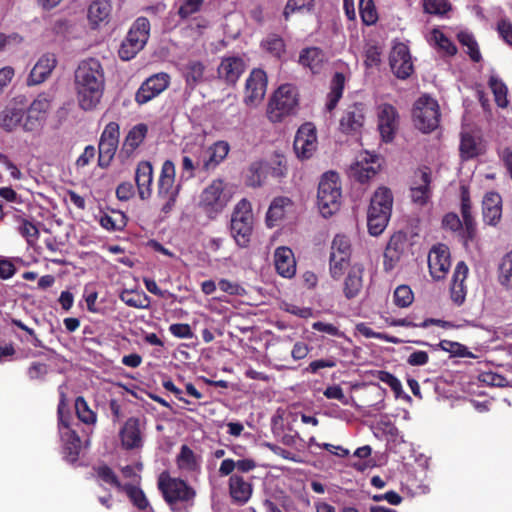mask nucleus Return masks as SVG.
<instances>
[{
    "mask_svg": "<svg viewBox=\"0 0 512 512\" xmlns=\"http://www.w3.org/2000/svg\"><path fill=\"white\" fill-rule=\"evenodd\" d=\"M75 90L79 107L84 111L95 109L105 89V74L98 59L82 60L74 74Z\"/></svg>",
    "mask_w": 512,
    "mask_h": 512,
    "instance_id": "1",
    "label": "nucleus"
},
{
    "mask_svg": "<svg viewBox=\"0 0 512 512\" xmlns=\"http://www.w3.org/2000/svg\"><path fill=\"white\" fill-rule=\"evenodd\" d=\"M157 487L172 512H188L195 504L196 490L187 481L172 477L167 471L159 475Z\"/></svg>",
    "mask_w": 512,
    "mask_h": 512,
    "instance_id": "2",
    "label": "nucleus"
},
{
    "mask_svg": "<svg viewBox=\"0 0 512 512\" xmlns=\"http://www.w3.org/2000/svg\"><path fill=\"white\" fill-rule=\"evenodd\" d=\"M342 189L339 175L329 171L320 179L317 191V205L323 217L328 218L340 210Z\"/></svg>",
    "mask_w": 512,
    "mask_h": 512,
    "instance_id": "3",
    "label": "nucleus"
},
{
    "mask_svg": "<svg viewBox=\"0 0 512 512\" xmlns=\"http://www.w3.org/2000/svg\"><path fill=\"white\" fill-rule=\"evenodd\" d=\"M298 102L297 88L291 84L281 85L269 100L267 117L273 123L281 122L296 112Z\"/></svg>",
    "mask_w": 512,
    "mask_h": 512,
    "instance_id": "4",
    "label": "nucleus"
},
{
    "mask_svg": "<svg viewBox=\"0 0 512 512\" xmlns=\"http://www.w3.org/2000/svg\"><path fill=\"white\" fill-rule=\"evenodd\" d=\"M254 217L248 200H240L234 208L231 217V234L236 244L241 248L249 246L253 233Z\"/></svg>",
    "mask_w": 512,
    "mask_h": 512,
    "instance_id": "5",
    "label": "nucleus"
},
{
    "mask_svg": "<svg viewBox=\"0 0 512 512\" xmlns=\"http://www.w3.org/2000/svg\"><path fill=\"white\" fill-rule=\"evenodd\" d=\"M412 115L415 127L423 133H430L439 126L440 107L429 95H423L416 100Z\"/></svg>",
    "mask_w": 512,
    "mask_h": 512,
    "instance_id": "6",
    "label": "nucleus"
},
{
    "mask_svg": "<svg viewBox=\"0 0 512 512\" xmlns=\"http://www.w3.org/2000/svg\"><path fill=\"white\" fill-rule=\"evenodd\" d=\"M51 102L50 95L44 92L38 94L30 104L25 97L24 132H35L44 126L51 109Z\"/></svg>",
    "mask_w": 512,
    "mask_h": 512,
    "instance_id": "7",
    "label": "nucleus"
},
{
    "mask_svg": "<svg viewBox=\"0 0 512 512\" xmlns=\"http://www.w3.org/2000/svg\"><path fill=\"white\" fill-rule=\"evenodd\" d=\"M223 192V181L217 179L213 180L200 195L198 206L210 219H214L227 204V199Z\"/></svg>",
    "mask_w": 512,
    "mask_h": 512,
    "instance_id": "8",
    "label": "nucleus"
},
{
    "mask_svg": "<svg viewBox=\"0 0 512 512\" xmlns=\"http://www.w3.org/2000/svg\"><path fill=\"white\" fill-rule=\"evenodd\" d=\"M366 121V105L354 102L346 106L339 120V130L346 135L358 136Z\"/></svg>",
    "mask_w": 512,
    "mask_h": 512,
    "instance_id": "9",
    "label": "nucleus"
},
{
    "mask_svg": "<svg viewBox=\"0 0 512 512\" xmlns=\"http://www.w3.org/2000/svg\"><path fill=\"white\" fill-rule=\"evenodd\" d=\"M293 149L300 160H307L313 156L317 150V135L316 128L312 123H304L298 128Z\"/></svg>",
    "mask_w": 512,
    "mask_h": 512,
    "instance_id": "10",
    "label": "nucleus"
},
{
    "mask_svg": "<svg viewBox=\"0 0 512 512\" xmlns=\"http://www.w3.org/2000/svg\"><path fill=\"white\" fill-rule=\"evenodd\" d=\"M170 84L168 73L160 72L147 78L138 88L135 94V101L139 105H144L159 96Z\"/></svg>",
    "mask_w": 512,
    "mask_h": 512,
    "instance_id": "11",
    "label": "nucleus"
},
{
    "mask_svg": "<svg viewBox=\"0 0 512 512\" xmlns=\"http://www.w3.org/2000/svg\"><path fill=\"white\" fill-rule=\"evenodd\" d=\"M266 89V72L260 68H254L245 83L244 103L250 107L258 106L265 97Z\"/></svg>",
    "mask_w": 512,
    "mask_h": 512,
    "instance_id": "12",
    "label": "nucleus"
},
{
    "mask_svg": "<svg viewBox=\"0 0 512 512\" xmlns=\"http://www.w3.org/2000/svg\"><path fill=\"white\" fill-rule=\"evenodd\" d=\"M25 96L14 97L0 112V128L6 132H13L18 127L23 129L25 116Z\"/></svg>",
    "mask_w": 512,
    "mask_h": 512,
    "instance_id": "13",
    "label": "nucleus"
},
{
    "mask_svg": "<svg viewBox=\"0 0 512 512\" xmlns=\"http://www.w3.org/2000/svg\"><path fill=\"white\" fill-rule=\"evenodd\" d=\"M389 63L393 74L405 80L414 72V66L409 48L404 43H397L389 56Z\"/></svg>",
    "mask_w": 512,
    "mask_h": 512,
    "instance_id": "14",
    "label": "nucleus"
},
{
    "mask_svg": "<svg viewBox=\"0 0 512 512\" xmlns=\"http://www.w3.org/2000/svg\"><path fill=\"white\" fill-rule=\"evenodd\" d=\"M399 125V115L397 109L384 103L378 107V130L384 142H391Z\"/></svg>",
    "mask_w": 512,
    "mask_h": 512,
    "instance_id": "15",
    "label": "nucleus"
},
{
    "mask_svg": "<svg viewBox=\"0 0 512 512\" xmlns=\"http://www.w3.org/2000/svg\"><path fill=\"white\" fill-rule=\"evenodd\" d=\"M407 234L403 231L395 232L389 239L384 251L383 266L385 271L393 270L401 260L407 248Z\"/></svg>",
    "mask_w": 512,
    "mask_h": 512,
    "instance_id": "16",
    "label": "nucleus"
},
{
    "mask_svg": "<svg viewBox=\"0 0 512 512\" xmlns=\"http://www.w3.org/2000/svg\"><path fill=\"white\" fill-rule=\"evenodd\" d=\"M246 63L240 56L223 57L218 68V78L229 86H234L246 70Z\"/></svg>",
    "mask_w": 512,
    "mask_h": 512,
    "instance_id": "17",
    "label": "nucleus"
},
{
    "mask_svg": "<svg viewBox=\"0 0 512 512\" xmlns=\"http://www.w3.org/2000/svg\"><path fill=\"white\" fill-rule=\"evenodd\" d=\"M228 492L233 504L243 506L248 503L252 497L253 484L242 475L235 473L229 477Z\"/></svg>",
    "mask_w": 512,
    "mask_h": 512,
    "instance_id": "18",
    "label": "nucleus"
},
{
    "mask_svg": "<svg viewBox=\"0 0 512 512\" xmlns=\"http://www.w3.org/2000/svg\"><path fill=\"white\" fill-rule=\"evenodd\" d=\"M428 267L431 276L443 279L450 268V255L445 245L433 246L428 254Z\"/></svg>",
    "mask_w": 512,
    "mask_h": 512,
    "instance_id": "19",
    "label": "nucleus"
},
{
    "mask_svg": "<svg viewBox=\"0 0 512 512\" xmlns=\"http://www.w3.org/2000/svg\"><path fill=\"white\" fill-rule=\"evenodd\" d=\"M57 65V58L54 53L43 54L32 68L27 84L34 86L47 80Z\"/></svg>",
    "mask_w": 512,
    "mask_h": 512,
    "instance_id": "20",
    "label": "nucleus"
},
{
    "mask_svg": "<svg viewBox=\"0 0 512 512\" xmlns=\"http://www.w3.org/2000/svg\"><path fill=\"white\" fill-rule=\"evenodd\" d=\"M364 266L354 263L348 270L343 282V294L347 300L358 297L363 289Z\"/></svg>",
    "mask_w": 512,
    "mask_h": 512,
    "instance_id": "21",
    "label": "nucleus"
},
{
    "mask_svg": "<svg viewBox=\"0 0 512 512\" xmlns=\"http://www.w3.org/2000/svg\"><path fill=\"white\" fill-rule=\"evenodd\" d=\"M176 169L173 161L165 160L157 182V196L179 194L180 185H175Z\"/></svg>",
    "mask_w": 512,
    "mask_h": 512,
    "instance_id": "22",
    "label": "nucleus"
},
{
    "mask_svg": "<svg viewBox=\"0 0 512 512\" xmlns=\"http://www.w3.org/2000/svg\"><path fill=\"white\" fill-rule=\"evenodd\" d=\"M121 444L126 450H133L142 446L140 420L130 417L126 420L119 432Z\"/></svg>",
    "mask_w": 512,
    "mask_h": 512,
    "instance_id": "23",
    "label": "nucleus"
},
{
    "mask_svg": "<svg viewBox=\"0 0 512 512\" xmlns=\"http://www.w3.org/2000/svg\"><path fill=\"white\" fill-rule=\"evenodd\" d=\"M379 167L378 156L366 152L361 155L360 159L352 166V171L358 182L365 183L377 174Z\"/></svg>",
    "mask_w": 512,
    "mask_h": 512,
    "instance_id": "24",
    "label": "nucleus"
},
{
    "mask_svg": "<svg viewBox=\"0 0 512 512\" xmlns=\"http://www.w3.org/2000/svg\"><path fill=\"white\" fill-rule=\"evenodd\" d=\"M274 265L277 273L284 278H292L296 273V260L291 248L278 247L274 253Z\"/></svg>",
    "mask_w": 512,
    "mask_h": 512,
    "instance_id": "25",
    "label": "nucleus"
},
{
    "mask_svg": "<svg viewBox=\"0 0 512 512\" xmlns=\"http://www.w3.org/2000/svg\"><path fill=\"white\" fill-rule=\"evenodd\" d=\"M135 182L140 199H149L152 195L153 166L149 161L138 163L135 172Z\"/></svg>",
    "mask_w": 512,
    "mask_h": 512,
    "instance_id": "26",
    "label": "nucleus"
},
{
    "mask_svg": "<svg viewBox=\"0 0 512 512\" xmlns=\"http://www.w3.org/2000/svg\"><path fill=\"white\" fill-rule=\"evenodd\" d=\"M483 220L490 226H496L502 215V198L496 192H489L482 202Z\"/></svg>",
    "mask_w": 512,
    "mask_h": 512,
    "instance_id": "27",
    "label": "nucleus"
},
{
    "mask_svg": "<svg viewBox=\"0 0 512 512\" xmlns=\"http://www.w3.org/2000/svg\"><path fill=\"white\" fill-rule=\"evenodd\" d=\"M205 70L206 66L202 61L195 59L188 60L181 69L186 87L194 90L199 84L203 83L205 80Z\"/></svg>",
    "mask_w": 512,
    "mask_h": 512,
    "instance_id": "28",
    "label": "nucleus"
},
{
    "mask_svg": "<svg viewBox=\"0 0 512 512\" xmlns=\"http://www.w3.org/2000/svg\"><path fill=\"white\" fill-rule=\"evenodd\" d=\"M230 146L226 141H217L207 150V158L203 160L201 170L208 172L215 169L228 155Z\"/></svg>",
    "mask_w": 512,
    "mask_h": 512,
    "instance_id": "29",
    "label": "nucleus"
},
{
    "mask_svg": "<svg viewBox=\"0 0 512 512\" xmlns=\"http://www.w3.org/2000/svg\"><path fill=\"white\" fill-rule=\"evenodd\" d=\"M61 439L63 441V453L67 461L73 463L79 458L82 448V441L75 429L61 432Z\"/></svg>",
    "mask_w": 512,
    "mask_h": 512,
    "instance_id": "30",
    "label": "nucleus"
},
{
    "mask_svg": "<svg viewBox=\"0 0 512 512\" xmlns=\"http://www.w3.org/2000/svg\"><path fill=\"white\" fill-rule=\"evenodd\" d=\"M325 54L319 47H307L301 50L299 54V64L309 68L312 73H318L324 64Z\"/></svg>",
    "mask_w": 512,
    "mask_h": 512,
    "instance_id": "31",
    "label": "nucleus"
},
{
    "mask_svg": "<svg viewBox=\"0 0 512 512\" xmlns=\"http://www.w3.org/2000/svg\"><path fill=\"white\" fill-rule=\"evenodd\" d=\"M393 206V194L387 187H379L373 194L370 200L369 207H374L376 211L374 214L391 215Z\"/></svg>",
    "mask_w": 512,
    "mask_h": 512,
    "instance_id": "32",
    "label": "nucleus"
},
{
    "mask_svg": "<svg viewBox=\"0 0 512 512\" xmlns=\"http://www.w3.org/2000/svg\"><path fill=\"white\" fill-rule=\"evenodd\" d=\"M123 491L138 512H155L144 491L137 485L124 484Z\"/></svg>",
    "mask_w": 512,
    "mask_h": 512,
    "instance_id": "33",
    "label": "nucleus"
},
{
    "mask_svg": "<svg viewBox=\"0 0 512 512\" xmlns=\"http://www.w3.org/2000/svg\"><path fill=\"white\" fill-rule=\"evenodd\" d=\"M112 6L108 0H95L88 8V19L93 27L108 21Z\"/></svg>",
    "mask_w": 512,
    "mask_h": 512,
    "instance_id": "34",
    "label": "nucleus"
},
{
    "mask_svg": "<svg viewBox=\"0 0 512 512\" xmlns=\"http://www.w3.org/2000/svg\"><path fill=\"white\" fill-rule=\"evenodd\" d=\"M345 86V76L341 72H336L330 83V92L327 95L326 110L332 112L338 105L343 96Z\"/></svg>",
    "mask_w": 512,
    "mask_h": 512,
    "instance_id": "35",
    "label": "nucleus"
},
{
    "mask_svg": "<svg viewBox=\"0 0 512 512\" xmlns=\"http://www.w3.org/2000/svg\"><path fill=\"white\" fill-rule=\"evenodd\" d=\"M260 47L271 57L281 60L286 53V44L284 39L276 34H268L260 43Z\"/></svg>",
    "mask_w": 512,
    "mask_h": 512,
    "instance_id": "36",
    "label": "nucleus"
},
{
    "mask_svg": "<svg viewBox=\"0 0 512 512\" xmlns=\"http://www.w3.org/2000/svg\"><path fill=\"white\" fill-rule=\"evenodd\" d=\"M293 205L288 197H276L269 206L266 214V223L269 227H273L282 220L286 214L288 207Z\"/></svg>",
    "mask_w": 512,
    "mask_h": 512,
    "instance_id": "37",
    "label": "nucleus"
},
{
    "mask_svg": "<svg viewBox=\"0 0 512 512\" xmlns=\"http://www.w3.org/2000/svg\"><path fill=\"white\" fill-rule=\"evenodd\" d=\"M148 133V126L145 123H139L133 126L127 133L123 150L128 154L134 152L144 141Z\"/></svg>",
    "mask_w": 512,
    "mask_h": 512,
    "instance_id": "38",
    "label": "nucleus"
},
{
    "mask_svg": "<svg viewBox=\"0 0 512 512\" xmlns=\"http://www.w3.org/2000/svg\"><path fill=\"white\" fill-rule=\"evenodd\" d=\"M119 298L127 306L137 309H147L150 306L151 299L143 291L124 289L119 294Z\"/></svg>",
    "mask_w": 512,
    "mask_h": 512,
    "instance_id": "39",
    "label": "nucleus"
},
{
    "mask_svg": "<svg viewBox=\"0 0 512 512\" xmlns=\"http://www.w3.org/2000/svg\"><path fill=\"white\" fill-rule=\"evenodd\" d=\"M59 433L73 429L71 425L72 416L69 410L67 396L62 386L59 387V403L57 407Z\"/></svg>",
    "mask_w": 512,
    "mask_h": 512,
    "instance_id": "40",
    "label": "nucleus"
},
{
    "mask_svg": "<svg viewBox=\"0 0 512 512\" xmlns=\"http://www.w3.org/2000/svg\"><path fill=\"white\" fill-rule=\"evenodd\" d=\"M431 174L428 171L421 172V183L417 187L411 188L412 201L418 205H425L431 194L430 190Z\"/></svg>",
    "mask_w": 512,
    "mask_h": 512,
    "instance_id": "41",
    "label": "nucleus"
},
{
    "mask_svg": "<svg viewBox=\"0 0 512 512\" xmlns=\"http://www.w3.org/2000/svg\"><path fill=\"white\" fill-rule=\"evenodd\" d=\"M351 266V257L335 256V253H330L329 273L333 280H340Z\"/></svg>",
    "mask_w": 512,
    "mask_h": 512,
    "instance_id": "42",
    "label": "nucleus"
},
{
    "mask_svg": "<svg viewBox=\"0 0 512 512\" xmlns=\"http://www.w3.org/2000/svg\"><path fill=\"white\" fill-rule=\"evenodd\" d=\"M143 48L142 39H134L133 33L127 34L118 50V55L122 60L128 61L134 58Z\"/></svg>",
    "mask_w": 512,
    "mask_h": 512,
    "instance_id": "43",
    "label": "nucleus"
},
{
    "mask_svg": "<svg viewBox=\"0 0 512 512\" xmlns=\"http://www.w3.org/2000/svg\"><path fill=\"white\" fill-rule=\"evenodd\" d=\"M376 209L374 207H369L367 213V226L368 231L373 236L380 235L388 225L391 215H377L374 214Z\"/></svg>",
    "mask_w": 512,
    "mask_h": 512,
    "instance_id": "44",
    "label": "nucleus"
},
{
    "mask_svg": "<svg viewBox=\"0 0 512 512\" xmlns=\"http://www.w3.org/2000/svg\"><path fill=\"white\" fill-rule=\"evenodd\" d=\"M488 84L494 94L496 104L501 108H506L508 106V89L505 83L499 77L492 75L489 78Z\"/></svg>",
    "mask_w": 512,
    "mask_h": 512,
    "instance_id": "45",
    "label": "nucleus"
},
{
    "mask_svg": "<svg viewBox=\"0 0 512 512\" xmlns=\"http://www.w3.org/2000/svg\"><path fill=\"white\" fill-rule=\"evenodd\" d=\"M75 412L77 418L87 425H94L97 422L96 413L90 409L87 401L83 396H78L75 399Z\"/></svg>",
    "mask_w": 512,
    "mask_h": 512,
    "instance_id": "46",
    "label": "nucleus"
},
{
    "mask_svg": "<svg viewBox=\"0 0 512 512\" xmlns=\"http://www.w3.org/2000/svg\"><path fill=\"white\" fill-rule=\"evenodd\" d=\"M457 39L461 45L467 47V54L473 62L478 63L482 60L478 43L471 33L461 31L457 34Z\"/></svg>",
    "mask_w": 512,
    "mask_h": 512,
    "instance_id": "47",
    "label": "nucleus"
},
{
    "mask_svg": "<svg viewBox=\"0 0 512 512\" xmlns=\"http://www.w3.org/2000/svg\"><path fill=\"white\" fill-rule=\"evenodd\" d=\"M315 7V0H288L283 11L286 21L294 13L311 12Z\"/></svg>",
    "mask_w": 512,
    "mask_h": 512,
    "instance_id": "48",
    "label": "nucleus"
},
{
    "mask_svg": "<svg viewBox=\"0 0 512 512\" xmlns=\"http://www.w3.org/2000/svg\"><path fill=\"white\" fill-rule=\"evenodd\" d=\"M177 465L180 469L187 471H195L198 468L196 456L189 446H181L180 453L177 456Z\"/></svg>",
    "mask_w": 512,
    "mask_h": 512,
    "instance_id": "49",
    "label": "nucleus"
},
{
    "mask_svg": "<svg viewBox=\"0 0 512 512\" xmlns=\"http://www.w3.org/2000/svg\"><path fill=\"white\" fill-rule=\"evenodd\" d=\"M118 149V144H111L109 142L99 141L98 144V166L101 168H107L111 164L116 151Z\"/></svg>",
    "mask_w": 512,
    "mask_h": 512,
    "instance_id": "50",
    "label": "nucleus"
},
{
    "mask_svg": "<svg viewBox=\"0 0 512 512\" xmlns=\"http://www.w3.org/2000/svg\"><path fill=\"white\" fill-rule=\"evenodd\" d=\"M432 39L437 48L447 56H454L457 53L456 45L439 29L432 30Z\"/></svg>",
    "mask_w": 512,
    "mask_h": 512,
    "instance_id": "51",
    "label": "nucleus"
},
{
    "mask_svg": "<svg viewBox=\"0 0 512 512\" xmlns=\"http://www.w3.org/2000/svg\"><path fill=\"white\" fill-rule=\"evenodd\" d=\"M359 13L363 24L374 25L378 20V13L373 0H359Z\"/></svg>",
    "mask_w": 512,
    "mask_h": 512,
    "instance_id": "52",
    "label": "nucleus"
},
{
    "mask_svg": "<svg viewBox=\"0 0 512 512\" xmlns=\"http://www.w3.org/2000/svg\"><path fill=\"white\" fill-rule=\"evenodd\" d=\"M133 33L134 39H142L143 46L147 43L150 35V22L146 17H138L132 24L128 34Z\"/></svg>",
    "mask_w": 512,
    "mask_h": 512,
    "instance_id": "53",
    "label": "nucleus"
},
{
    "mask_svg": "<svg viewBox=\"0 0 512 512\" xmlns=\"http://www.w3.org/2000/svg\"><path fill=\"white\" fill-rule=\"evenodd\" d=\"M438 346L446 352H449L454 357H467L475 358V355L468 350V348L459 343L450 340H441Z\"/></svg>",
    "mask_w": 512,
    "mask_h": 512,
    "instance_id": "54",
    "label": "nucleus"
},
{
    "mask_svg": "<svg viewBox=\"0 0 512 512\" xmlns=\"http://www.w3.org/2000/svg\"><path fill=\"white\" fill-rule=\"evenodd\" d=\"M459 149L463 159H472L479 155L478 144L475 138L468 133L462 135Z\"/></svg>",
    "mask_w": 512,
    "mask_h": 512,
    "instance_id": "55",
    "label": "nucleus"
},
{
    "mask_svg": "<svg viewBox=\"0 0 512 512\" xmlns=\"http://www.w3.org/2000/svg\"><path fill=\"white\" fill-rule=\"evenodd\" d=\"M499 282L506 288H512V251L508 252L501 261Z\"/></svg>",
    "mask_w": 512,
    "mask_h": 512,
    "instance_id": "56",
    "label": "nucleus"
},
{
    "mask_svg": "<svg viewBox=\"0 0 512 512\" xmlns=\"http://www.w3.org/2000/svg\"><path fill=\"white\" fill-rule=\"evenodd\" d=\"M330 253H335V256L351 257L350 239L346 235L337 234L332 241Z\"/></svg>",
    "mask_w": 512,
    "mask_h": 512,
    "instance_id": "57",
    "label": "nucleus"
},
{
    "mask_svg": "<svg viewBox=\"0 0 512 512\" xmlns=\"http://www.w3.org/2000/svg\"><path fill=\"white\" fill-rule=\"evenodd\" d=\"M414 295L407 285H400L394 291V303L396 306L406 308L412 304Z\"/></svg>",
    "mask_w": 512,
    "mask_h": 512,
    "instance_id": "58",
    "label": "nucleus"
},
{
    "mask_svg": "<svg viewBox=\"0 0 512 512\" xmlns=\"http://www.w3.org/2000/svg\"><path fill=\"white\" fill-rule=\"evenodd\" d=\"M424 12L431 15H444L451 10L447 0H423Z\"/></svg>",
    "mask_w": 512,
    "mask_h": 512,
    "instance_id": "59",
    "label": "nucleus"
},
{
    "mask_svg": "<svg viewBox=\"0 0 512 512\" xmlns=\"http://www.w3.org/2000/svg\"><path fill=\"white\" fill-rule=\"evenodd\" d=\"M97 476L107 484L116 487L118 490H122L124 484H122L115 472L107 465H100L95 468Z\"/></svg>",
    "mask_w": 512,
    "mask_h": 512,
    "instance_id": "60",
    "label": "nucleus"
},
{
    "mask_svg": "<svg viewBox=\"0 0 512 512\" xmlns=\"http://www.w3.org/2000/svg\"><path fill=\"white\" fill-rule=\"evenodd\" d=\"M458 238L462 243L463 247L468 250L470 245L478 242V230L476 226H462L460 230L457 231Z\"/></svg>",
    "mask_w": 512,
    "mask_h": 512,
    "instance_id": "61",
    "label": "nucleus"
},
{
    "mask_svg": "<svg viewBox=\"0 0 512 512\" xmlns=\"http://www.w3.org/2000/svg\"><path fill=\"white\" fill-rule=\"evenodd\" d=\"M375 377L379 381L387 384L394 391L396 396H399L402 393V384L400 380L390 372L385 370H378L375 373Z\"/></svg>",
    "mask_w": 512,
    "mask_h": 512,
    "instance_id": "62",
    "label": "nucleus"
},
{
    "mask_svg": "<svg viewBox=\"0 0 512 512\" xmlns=\"http://www.w3.org/2000/svg\"><path fill=\"white\" fill-rule=\"evenodd\" d=\"M120 126L117 122H109L100 135L99 141L119 145Z\"/></svg>",
    "mask_w": 512,
    "mask_h": 512,
    "instance_id": "63",
    "label": "nucleus"
},
{
    "mask_svg": "<svg viewBox=\"0 0 512 512\" xmlns=\"http://www.w3.org/2000/svg\"><path fill=\"white\" fill-rule=\"evenodd\" d=\"M496 30L501 39L512 47V22L507 18H502L497 22Z\"/></svg>",
    "mask_w": 512,
    "mask_h": 512,
    "instance_id": "64",
    "label": "nucleus"
}]
</instances>
